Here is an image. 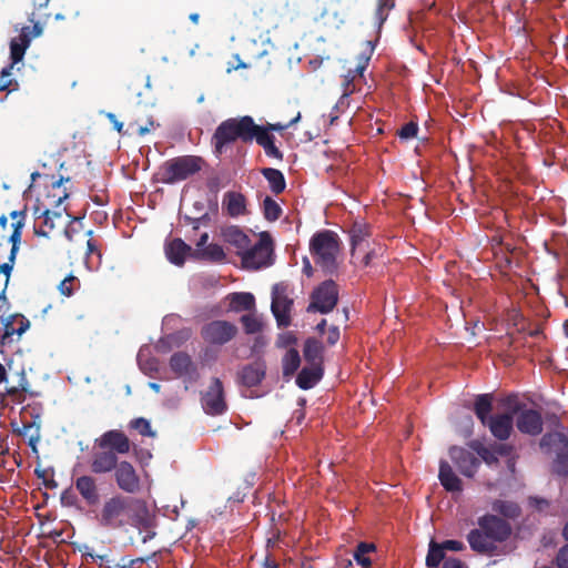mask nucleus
Wrapping results in <instances>:
<instances>
[{
  "instance_id": "obj_54",
  "label": "nucleus",
  "mask_w": 568,
  "mask_h": 568,
  "mask_svg": "<svg viewBox=\"0 0 568 568\" xmlns=\"http://www.w3.org/2000/svg\"><path fill=\"white\" fill-rule=\"evenodd\" d=\"M341 333L339 328L337 326H331L327 332L326 342L328 345L333 346L335 345L339 339Z\"/></svg>"
},
{
  "instance_id": "obj_22",
  "label": "nucleus",
  "mask_w": 568,
  "mask_h": 568,
  "mask_svg": "<svg viewBox=\"0 0 568 568\" xmlns=\"http://www.w3.org/2000/svg\"><path fill=\"white\" fill-rule=\"evenodd\" d=\"M266 374V365L262 361L244 365L237 373V381L246 387H254L261 384Z\"/></svg>"
},
{
  "instance_id": "obj_60",
  "label": "nucleus",
  "mask_w": 568,
  "mask_h": 568,
  "mask_svg": "<svg viewBox=\"0 0 568 568\" xmlns=\"http://www.w3.org/2000/svg\"><path fill=\"white\" fill-rule=\"evenodd\" d=\"M303 273L307 276V277H311L313 275V267L311 265V262L307 257H305L303 260Z\"/></svg>"
},
{
  "instance_id": "obj_55",
  "label": "nucleus",
  "mask_w": 568,
  "mask_h": 568,
  "mask_svg": "<svg viewBox=\"0 0 568 568\" xmlns=\"http://www.w3.org/2000/svg\"><path fill=\"white\" fill-rule=\"evenodd\" d=\"M154 126V120L152 118H149L144 125H138L136 132L140 136H144L145 134L150 133Z\"/></svg>"
},
{
  "instance_id": "obj_9",
  "label": "nucleus",
  "mask_w": 568,
  "mask_h": 568,
  "mask_svg": "<svg viewBox=\"0 0 568 568\" xmlns=\"http://www.w3.org/2000/svg\"><path fill=\"white\" fill-rule=\"evenodd\" d=\"M337 302L338 286L333 280H326L312 292L306 311L308 313L327 314L334 310Z\"/></svg>"
},
{
  "instance_id": "obj_2",
  "label": "nucleus",
  "mask_w": 568,
  "mask_h": 568,
  "mask_svg": "<svg viewBox=\"0 0 568 568\" xmlns=\"http://www.w3.org/2000/svg\"><path fill=\"white\" fill-rule=\"evenodd\" d=\"M258 131V124L251 115L229 118L216 126L211 138L213 153L221 156L237 141L243 144H251Z\"/></svg>"
},
{
  "instance_id": "obj_14",
  "label": "nucleus",
  "mask_w": 568,
  "mask_h": 568,
  "mask_svg": "<svg viewBox=\"0 0 568 568\" xmlns=\"http://www.w3.org/2000/svg\"><path fill=\"white\" fill-rule=\"evenodd\" d=\"M477 525L496 545L506 541L511 535L510 524L496 515L486 514L479 517Z\"/></svg>"
},
{
  "instance_id": "obj_37",
  "label": "nucleus",
  "mask_w": 568,
  "mask_h": 568,
  "mask_svg": "<svg viewBox=\"0 0 568 568\" xmlns=\"http://www.w3.org/2000/svg\"><path fill=\"white\" fill-rule=\"evenodd\" d=\"M491 508L494 511L510 519L517 518L521 511L520 507L516 503L501 499L495 500L491 505Z\"/></svg>"
},
{
  "instance_id": "obj_18",
  "label": "nucleus",
  "mask_w": 568,
  "mask_h": 568,
  "mask_svg": "<svg viewBox=\"0 0 568 568\" xmlns=\"http://www.w3.org/2000/svg\"><path fill=\"white\" fill-rule=\"evenodd\" d=\"M520 409L519 405H516L511 413L497 414L491 416L487 426L491 433V435L499 440H507L514 428V417L515 413H518Z\"/></svg>"
},
{
  "instance_id": "obj_38",
  "label": "nucleus",
  "mask_w": 568,
  "mask_h": 568,
  "mask_svg": "<svg viewBox=\"0 0 568 568\" xmlns=\"http://www.w3.org/2000/svg\"><path fill=\"white\" fill-rule=\"evenodd\" d=\"M255 305L253 294L241 292L231 295V306L234 311H251Z\"/></svg>"
},
{
  "instance_id": "obj_41",
  "label": "nucleus",
  "mask_w": 568,
  "mask_h": 568,
  "mask_svg": "<svg viewBox=\"0 0 568 568\" xmlns=\"http://www.w3.org/2000/svg\"><path fill=\"white\" fill-rule=\"evenodd\" d=\"M376 547L374 544L359 542L354 551V559L363 568H369L372 560L367 556L369 552L375 551Z\"/></svg>"
},
{
  "instance_id": "obj_42",
  "label": "nucleus",
  "mask_w": 568,
  "mask_h": 568,
  "mask_svg": "<svg viewBox=\"0 0 568 568\" xmlns=\"http://www.w3.org/2000/svg\"><path fill=\"white\" fill-rule=\"evenodd\" d=\"M17 315H9L3 321V327L0 328V342L2 345L9 344L12 342V336L14 334L18 335L17 326H16Z\"/></svg>"
},
{
  "instance_id": "obj_8",
  "label": "nucleus",
  "mask_w": 568,
  "mask_h": 568,
  "mask_svg": "<svg viewBox=\"0 0 568 568\" xmlns=\"http://www.w3.org/2000/svg\"><path fill=\"white\" fill-rule=\"evenodd\" d=\"M246 268L258 270L273 264V242L268 233H261L260 240L241 255Z\"/></svg>"
},
{
  "instance_id": "obj_47",
  "label": "nucleus",
  "mask_w": 568,
  "mask_h": 568,
  "mask_svg": "<svg viewBox=\"0 0 568 568\" xmlns=\"http://www.w3.org/2000/svg\"><path fill=\"white\" fill-rule=\"evenodd\" d=\"M301 119V113L298 112L297 115L295 118H293L288 123L286 124H283V123H270V122H266L265 124H258V129L262 130V131H265L266 134L268 135H274L273 132H282L286 129H288L290 126L294 125L295 123H297Z\"/></svg>"
},
{
  "instance_id": "obj_1",
  "label": "nucleus",
  "mask_w": 568,
  "mask_h": 568,
  "mask_svg": "<svg viewBox=\"0 0 568 568\" xmlns=\"http://www.w3.org/2000/svg\"><path fill=\"white\" fill-rule=\"evenodd\" d=\"M100 527L113 531H126L129 527L136 528L142 534L145 544L155 537V517L150 511L148 503L142 498L114 494L105 498L95 513Z\"/></svg>"
},
{
  "instance_id": "obj_6",
  "label": "nucleus",
  "mask_w": 568,
  "mask_h": 568,
  "mask_svg": "<svg viewBox=\"0 0 568 568\" xmlns=\"http://www.w3.org/2000/svg\"><path fill=\"white\" fill-rule=\"evenodd\" d=\"M203 160L195 155H182L165 161L159 169L158 179L163 184L184 181L201 171Z\"/></svg>"
},
{
  "instance_id": "obj_46",
  "label": "nucleus",
  "mask_w": 568,
  "mask_h": 568,
  "mask_svg": "<svg viewBox=\"0 0 568 568\" xmlns=\"http://www.w3.org/2000/svg\"><path fill=\"white\" fill-rule=\"evenodd\" d=\"M129 427L136 430L140 435L146 437H155L156 433L152 429L151 424L144 417H138L130 422Z\"/></svg>"
},
{
  "instance_id": "obj_23",
  "label": "nucleus",
  "mask_w": 568,
  "mask_h": 568,
  "mask_svg": "<svg viewBox=\"0 0 568 568\" xmlns=\"http://www.w3.org/2000/svg\"><path fill=\"white\" fill-rule=\"evenodd\" d=\"M75 489L81 495L83 500L89 505H97L100 495L99 488L97 485V479L91 475H82L78 477L74 481Z\"/></svg>"
},
{
  "instance_id": "obj_27",
  "label": "nucleus",
  "mask_w": 568,
  "mask_h": 568,
  "mask_svg": "<svg viewBox=\"0 0 568 568\" xmlns=\"http://www.w3.org/2000/svg\"><path fill=\"white\" fill-rule=\"evenodd\" d=\"M348 234L351 239V254L354 257L356 250L371 236V226L363 221H355Z\"/></svg>"
},
{
  "instance_id": "obj_49",
  "label": "nucleus",
  "mask_w": 568,
  "mask_h": 568,
  "mask_svg": "<svg viewBox=\"0 0 568 568\" xmlns=\"http://www.w3.org/2000/svg\"><path fill=\"white\" fill-rule=\"evenodd\" d=\"M394 6L395 0H378L375 16L379 24L387 19L388 11L393 9Z\"/></svg>"
},
{
  "instance_id": "obj_16",
  "label": "nucleus",
  "mask_w": 568,
  "mask_h": 568,
  "mask_svg": "<svg viewBox=\"0 0 568 568\" xmlns=\"http://www.w3.org/2000/svg\"><path fill=\"white\" fill-rule=\"evenodd\" d=\"M170 368L176 377L183 378L189 383H194L200 377L196 364L184 352H176L171 356Z\"/></svg>"
},
{
  "instance_id": "obj_10",
  "label": "nucleus",
  "mask_w": 568,
  "mask_h": 568,
  "mask_svg": "<svg viewBox=\"0 0 568 568\" xmlns=\"http://www.w3.org/2000/svg\"><path fill=\"white\" fill-rule=\"evenodd\" d=\"M293 300L288 296V284L280 282L272 287L271 311L276 320L277 326L281 328L291 325V311Z\"/></svg>"
},
{
  "instance_id": "obj_39",
  "label": "nucleus",
  "mask_w": 568,
  "mask_h": 568,
  "mask_svg": "<svg viewBox=\"0 0 568 568\" xmlns=\"http://www.w3.org/2000/svg\"><path fill=\"white\" fill-rule=\"evenodd\" d=\"M445 558V549L442 544L430 540L426 556V566L437 568Z\"/></svg>"
},
{
  "instance_id": "obj_30",
  "label": "nucleus",
  "mask_w": 568,
  "mask_h": 568,
  "mask_svg": "<svg viewBox=\"0 0 568 568\" xmlns=\"http://www.w3.org/2000/svg\"><path fill=\"white\" fill-rule=\"evenodd\" d=\"M226 212L232 217H237L246 212V199L239 192H226L224 201Z\"/></svg>"
},
{
  "instance_id": "obj_11",
  "label": "nucleus",
  "mask_w": 568,
  "mask_h": 568,
  "mask_svg": "<svg viewBox=\"0 0 568 568\" xmlns=\"http://www.w3.org/2000/svg\"><path fill=\"white\" fill-rule=\"evenodd\" d=\"M200 400L204 413L210 416H220L226 413L225 390L219 377L211 378L209 387L201 393Z\"/></svg>"
},
{
  "instance_id": "obj_25",
  "label": "nucleus",
  "mask_w": 568,
  "mask_h": 568,
  "mask_svg": "<svg viewBox=\"0 0 568 568\" xmlns=\"http://www.w3.org/2000/svg\"><path fill=\"white\" fill-rule=\"evenodd\" d=\"M165 254L172 264L182 266L186 256L192 254V247L182 239H173L165 245Z\"/></svg>"
},
{
  "instance_id": "obj_63",
  "label": "nucleus",
  "mask_w": 568,
  "mask_h": 568,
  "mask_svg": "<svg viewBox=\"0 0 568 568\" xmlns=\"http://www.w3.org/2000/svg\"><path fill=\"white\" fill-rule=\"evenodd\" d=\"M207 241H209V234L203 233L196 243L197 250H202L203 247H205L207 245Z\"/></svg>"
},
{
  "instance_id": "obj_29",
  "label": "nucleus",
  "mask_w": 568,
  "mask_h": 568,
  "mask_svg": "<svg viewBox=\"0 0 568 568\" xmlns=\"http://www.w3.org/2000/svg\"><path fill=\"white\" fill-rule=\"evenodd\" d=\"M324 346L316 338H307L304 343V358L311 366H323Z\"/></svg>"
},
{
  "instance_id": "obj_62",
  "label": "nucleus",
  "mask_w": 568,
  "mask_h": 568,
  "mask_svg": "<svg viewBox=\"0 0 568 568\" xmlns=\"http://www.w3.org/2000/svg\"><path fill=\"white\" fill-rule=\"evenodd\" d=\"M53 469H51V478H47L43 484L47 488L49 489H54L58 487V483L55 481V479L53 478Z\"/></svg>"
},
{
  "instance_id": "obj_7",
  "label": "nucleus",
  "mask_w": 568,
  "mask_h": 568,
  "mask_svg": "<svg viewBox=\"0 0 568 568\" xmlns=\"http://www.w3.org/2000/svg\"><path fill=\"white\" fill-rule=\"evenodd\" d=\"M29 28H23L18 37H14L10 41V59L11 63L3 68L0 73V91L7 90L8 92L16 91L19 89L17 80L11 79V71L14 64L22 61L26 50L30 45L31 38L28 32Z\"/></svg>"
},
{
  "instance_id": "obj_28",
  "label": "nucleus",
  "mask_w": 568,
  "mask_h": 568,
  "mask_svg": "<svg viewBox=\"0 0 568 568\" xmlns=\"http://www.w3.org/2000/svg\"><path fill=\"white\" fill-rule=\"evenodd\" d=\"M323 373V366L303 367L296 377V385L301 389H310L321 381Z\"/></svg>"
},
{
  "instance_id": "obj_64",
  "label": "nucleus",
  "mask_w": 568,
  "mask_h": 568,
  "mask_svg": "<svg viewBox=\"0 0 568 568\" xmlns=\"http://www.w3.org/2000/svg\"><path fill=\"white\" fill-rule=\"evenodd\" d=\"M87 246H88L89 255L97 253L99 256H101L100 251L98 250V246L95 245V243L93 241L89 240L87 243Z\"/></svg>"
},
{
  "instance_id": "obj_59",
  "label": "nucleus",
  "mask_w": 568,
  "mask_h": 568,
  "mask_svg": "<svg viewBox=\"0 0 568 568\" xmlns=\"http://www.w3.org/2000/svg\"><path fill=\"white\" fill-rule=\"evenodd\" d=\"M185 220L189 222H201L202 224H207L210 222V215L209 213H204L201 216L194 219L186 216Z\"/></svg>"
},
{
  "instance_id": "obj_40",
  "label": "nucleus",
  "mask_w": 568,
  "mask_h": 568,
  "mask_svg": "<svg viewBox=\"0 0 568 568\" xmlns=\"http://www.w3.org/2000/svg\"><path fill=\"white\" fill-rule=\"evenodd\" d=\"M283 374L284 376L293 375L300 367L301 357L295 348H290L283 357Z\"/></svg>"
},
{
  "instance_id": "obj_3",
  "label": "nucleus",
  "mask_w": 568,
  "mask_h": 568,
  "mask_svg": "<svg viewBox=\"0 0 568 568\" xmlns=\"http://www.w3.org/2000/svg\"><path fill=\"white\" fill-rule=\"evenodd\" d=\"M69 181L70 178L64 179L63 176L53 181L51 183L52 191L47 194V199L50 200L48 206H44L43 210L39 205L34 207V217L42 219V223L33 227L34 235L49 237L55 227V220L61 219L62 213L67 212V209L61 207V204L68 199L69 193L65 189L61 190V185Z\"/></svg>"
},
{
  "instance_id": "obj_32",
  "label": "nucleus",
  "mask_w": 568,
  "mask_h": 568,
  "mask_svg": "<svg viewBox=\"0 0 568 568\" xmlns=\"http://www.w3.org/2000/svg\"><path fill=\"white\" fill-rule=\"evenodd\" d=\"M275 135H268L265 131L260 130L254 142L263 148L265 155L272 159L283 160V152L275 144Z\"/></svg>"
},
{
  "instance_id": "obj_24",
  "label": "nucleus",
  "mask_w": 568,
  "mask_h": 568,
  "mask_svg": "<svg viewBox=\"0 0 568 568\" xmlns=\"http://www.w3.org/2000/svg\"><path fill=\"white\" fill-rule=\"evenodd\" d=\"M221 235L226 243L237 250L240 256L251 245L250 237L236 225L223 227Z\"/></svg>"
},
{
  "instance_id": "obj_56",
  "label": "nucleus",
  "mask_w": 568,
  "mask_h": 568,
  "mask_svg": "<svg viewBox=\"0 0 568 568\" xmlns=\"http://www.w3.org/2000/svg\"><path fill=\"white\" fill-rule=\"evenodd\" d=\"M443 568H466L465 564L458 558H448L444 561Z\"/></svg>"
},
{
  "instance_id": "obj_51",
  "label": "nucleus",
  "mask_w": 568,
  "mask_h": 568,
  "mask_svg": "<svg viewBox=\"0 0 568 568\" xmlns=\"http://www.w3.org/2000/svg\"><path fill=\"white\" fill-rule=\"evenodd\" d=\"M554 562L558 568H568V542L559 548Z\"/></svg>"
},
{
  "instance_id": "obj_44",
  "label": "nucleus",
  "mask_w": 568,
  "mask_h": 568,
  "mask_svg": "<svg viewBox=\"0 0 568 568\" xmlns=\"http://www.w3.org/2000/svg\"><path fill=\"white\" fill-rule=\"evenodd\" d=\"M80 288V280L70 274L64 277L58 285V291L62 296L70 297Z\"/></svg>"
},
{
  "instance_id": "obj_21",
  "label": "nucleus",
  "mask_w": 568,
  "mask_h": 568,
  "mask_svg": "<svg viewBox=\"0 0 568 568\" xmlns=\"http://www.w3.org/2000/svg\"><path fill=\"white\" fill-rule=\"evenodd\" d=\"M466 538L470 549L479 555L493 556L498 549L497 545L479 526L471 529Z\"/></svg>"
},
{
  "instance_id": "obj_19",
  "label": "nucleus",
  "mask_w": 568,
  "mask_h": 568,
  "mask_svg": "<svg viewBox=\"0 0 568 568\" xmlns=\"http://www.w3.org/2000/svg\"><path fill=\"white\" fill-rule=\"evenodd\" d=\"M120 460L114 450L99 449L91 454L90 469L95 475L113 473Z\"/></svg>"
},
{
  "instance_id": "obj_31",
  "label": "nucleus",
  "mask_w": 568,
  "mask_h": 568,
  "mask_svg": "<svg viewBox=\"0 0 568 568\" xmlns=\"http://www.w3.org/2000/svg\"><path fill=\"white\" fill-rule=\"evenodd\" d=\"M374 52V44L372 41L366 42V49L357 57V64L354 70H348L347 75L345 77V83L348 87L356 75L362 77L364 71L366 70L371 58Z\"/></svg>"
},
{
  "instance_id": "obj_34",
  "label": "nucleus",
  "mask_w": 568,
  "mask_h": 568,
  "mask_svg": "<svg viewBox=\"0 0 568 568\" xmlns=\"http://www.w3.org/2000/svg\"><path fill=\"white\" fill-rule=\"evenodd\" d=\"M9 217L12 220L11 227L12 232L8 239L9 243L21 244L22 240V230L26 225L27 220V210H18L12 211L9 214Z\"/></svg>"
},
{
  "instance_id": "obj_15",
  "label": "nucleus",
  "mask_w": 568,
  "mask_h": 568,
  "mask_svg": "<svg viewBox=\"0 0 568 568\" xmlns=\"http://www.w3.org/2000/svg\"><path fill=\"white\" fill-rule=\"evenodd\" d=\"M94 445L99 449L114 450L116 456L128 454L131 448L129 437L118 429H111L103 433L94 440Z\"/></svg>"
},
{
  "instance_id": "obj_36",
  "label": "nucleus",
  "mask_w": 568,
  "mask_h": 568,
  "mask_svg": "<svg viewBox=\"0 0 568 568\" xmlns=\"http://www.w3.org/2000/svg\"><path fill=\"white\" fill-rule=\"evenodd\" d=\"M261 173L268 182L270 189L274 194H281L285 190V178L280 170L273 168H264L261 170Z\"/></svg>"
},
{
  "instance_id": "obj_26",
  "label": "nucleus",
  "mask_w": 568,
  "mask_h": 568,
  "mask_svg": "<svg viewBox=\"0 0 568 568\" xmlns=\"http://www.w3.org/2000/svg\"><path fill=\"white\" fill-rule=\"evenodd\" d=\"M438 479L447 491L455 493L463 489L462 480L446 460H440L439 463Z\"/></svg>"
},
{
  "instance_id": "obj_13",
  "label": "nucleus",
  "mask_w": 568,
  "mask_h": 568,
  "mask_svg": "<svg viewBox=\"0 0 568 568\" xmlns=\"http://www.w3.org/2000/svg\"><path fill=\"white\" fill-rule=\"evenodd\" d=\"M113 479L118 488L129 495L138 494L142 488V480L134 466L128 460H121L113 471Z\"/></svg>"
},
{
  "instance_id": "obj_58",
  "label": "nucleus",
  "mask_w": 568,
  "mask_h": 568,
  "mask_svg": "<svg viewBox=\"0 0 568 568\" xmlns=\"http://www.w3.org/2000/svg\"><path fill=\"white\" fill-rule=\"evenodd\" d=\"M106 118H108V119H109V121L112 123L113 129H114V130H116L119 133H121V132H122V129H123V123H122V122H120V121L116 119L115 114H113V113H108V114H106Z\"/></svg>"
},
{
  "instance_id": "obj_33",
  "label": "nucleus",
  "mask_w": 568,
  "mask_h": 568,
  "mask_svg": "<svg viewBox=\"0 0 568 568\" xmlns=\"http://www.w3.org/2000/svg\"><path fill=\"white\" fill-rule=\"evenodd\" d=\"M493 410V395L480 394L475 398L474 413L483 425L489 422Z\"/></svg>"
},
{
  "instance_id": "obj_48",
  "label": "nucleus",
  "mask_w": 568,
  "mask_h": 568,
  "mask_svg": "<svg viewBox=\"0 0 568 568\" xmlns=\"http://www.w3.org/2000/svg\"><path fill=\"white\" fill-rule=\"evenodd\" d=\"M246 334H256L262 329V322L252 314H245L241 317Z\"/></svg>"
},
{
  "instance_id": "obj_17",
  "label": "nucleus",
  "mask_w": 568,
  "mask_h": 568,
  "mask_svg": "<svg viewBox=\"0 0 568 568\" xmlns=\"http://www.w3.org/2000/svg\"><path fill=\"white\" fill-rule=\"evenodd\" d=\"M449 456L460 474L466 477H474L480 466L479 458L463 447H450Z\"/></svg>"
},
{
  "instance_id": "obj_53",
  "label": "nucleus",
  "mask_w": 568,
  "mask_h": 568,
  "mask_svg": "<svg viewBox=\"0 0 568 568\" xmlns=\"http://www.w3.org/2000/svg\"><path fill=\"white\" fill-rule=\"evenodd\" d=\"M446 550L450 551H462L465 549V545L459 540L448 539L443 542H440Z\"/></svg>"
},
{
  "instance_id": "obj_61",
  "label": "nucleus",
  "mask_w": 568,
  "mask_h": 568,
  "mask_svg": "<svg viewBox=\"0 0 568 568\" xmlns=\"http://www.w3.org/2000/svg\"><path fill=\"white\" fill-rule=\"evenodd\" d=\"M513 450V446L510 445H507V444H500L497 448H496V452L500 455H509L510 452Z\"/></svg>"
},
{
  "instance_id": "obj_45",
  "label": "nucleus",
  "mask_w": 568,
  "mask_h": 568,
  "mask_svg": "<svg viewBox=\"0 0 568 568\" xmlns=\"http://www.w3.org/2000/svg\"><path fill=\"white\" fill-rule=\"evenodd\" d=\"M20 245L21 244L11 243V250H10V254L8 256V261L0 265V273L6 276V286L9 283V278H10L11 272L13 270L16 258H17L18 252L20 250Z\"/></svg>"
},
{
  "instance_id": "obj_57",
  "label": "nucleus",
  "mask_w": 568,
  "mask_h": 568,
  "mask_svg": "<svg viewBox=\"0 0 568 568\" xmlns=\"http://www.w3.org/2000/svg\"><path fill=\"white\" fill-rule=\"evenodd\" d=\"M530 505L535 506L538 510H544V508L549 506V503L544 498L531 497Z\"/></svg>"
},
{
  "instance_id": "obj_50",
  "label": "nucleus",
  "mask_w": 568,
  "mask_h": 568,
  "mask_svg": "<svg viewBox=\"0 0 568 568\" xmlns=\"http://www.w3.org/2000/svg\"><path fill=\"white\" fill-rule=\"evenodd\" d=\"M417 133H418V124L414 121H410L400 128V130L398 131V136L400 139L408 140V139L415 138L417 135Z\"/></svg>"
},
{
  "instance_id": "obj_20",
  "label": "nucleus",
  "mask_w": 568,
  "mask_h": 568,
  "mask_svg": "<svg viewBox=\"0 0 568 568\" xmlns=\"http://www.w3.org/2000/svg\"><path fill=\"white\" fill-rule=\"evenodd\" d=\"M544 420L541 414L532 408L519 412L516 418L517 429L526 435L537 436L541 434Z\"/></svg>"
},
{
  "instance_id": "obj_35",
  "label": "nucleus",
  "mask_w": 568,
  "mask_h": 568,
  "mask_svg": "<svg viewBox=\"0 0 568 568\" xmlns=\"http://www.w3.org/2000/svg\"><path fill=\"white\" fill-rule=\"evenodd\" d=\"M193 255L197 258L213 263H222L226 260V254L223 247L216 243H210L202 250H196Z\"/></svg>"
},
{
  "instance_id": "obj_52",
  "label": "nucleus",
  "mask_w": 568,
  "mask_h": 568,
  "mask_svg": "<svg viewBox=\"0 0 568 568\" xmlns=\"http://www.w3.org/2000/svg\"><path fill=\"white\" fill-rule=\"evenodd\" d=\"M16 315H17V318H16L17 327L16 328L18 331V336H21L30 327V322L27 317H24L21 314H16Z\"/></svg>"
},
{
  "instance_id": "obj_12",
  "label": "nucleus",
  "mask_w": 568,
  "mask_h": 568,
  "mask_svg": "<svg viewBox=\"0 0 568 568\" xmlns=\"http://www.w3.org/2000/svg\"><path fill=\"white\" fill-rule=\"evenodd\" d=\"M237 326L231 322L215 320L205 324L201 329V336L210 345L222 346L231 342L237 334Z\"/></svg>"
},
{
  "instance_id": "obj_43",
  "label": "nucleus",
  "mask_w": 568,
  "mask_h": 568,
  "mask_svg": "<svg viewBox=\"0 0 568 568\" xmlns=\"http://www.w3.org/2000/svg\"><path fill=\"white\" fill-rule=\"evenodd\" d=\"M282 207L280 204L273 200L271 196H266L263 200V213L264 217L270 221L274 222L277 221L282 215Z\"/></svg>"
},
{
  "instance_id": "obj_5",
  "label": "nucleus",
  "mask_w": 568,
  "mask_h": 568,
  "mask_svg": "<svg viewBox=\"0 0 568 568\" xmlns=\"http://www.w3.org/2000/svg\"><path fill=\"white\" fill-rule=\"evenodd\" d=\"M539 449L551 458V473L568 478V436L562 432H547L539 440Z\"/></svg>"
},
{
  "instance_id": "obj_4",
  "label": "nucleus",
  "mask_w": 568,
  "mask_h": 568,
  "mask_svg": "<svg viewBox=\"0 0 568 568\" xmlns=\"http://www.w3.org/2000/svg\"><path fill=\"white\" fill-rule=\"evenodd\" d=\"M339 237L329 230L315 233L310 242L311 254L325 274H333L337 270V255L339 253Z\"/></svg>"
}]
</instances>
